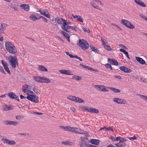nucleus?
I'll list each match as a JSON object with an SVG mask.
<instances>
[{
    "instance_id": "nucleus-4",
    "label": "nucleus",
    "mask_w": 147,
    "mask_h": 147,
    "mask_svg": "<svg viewBox=\"0 0 147 147\" xmlns=\"http://www.w3.org/2000/svg\"><path fill=\"white\" fill-rule=\"evenodd\" d=\"M26 98L28 99L34 103L38 102V97L36 95L33 94L28 95Z\"/></svg>"
},
{
    "instance_id": "nucleus-23",
    "label": "nucleus",
    "mask_w": 147,
    "mask_h": 147,
    "mask_svg": "<svg viewBox=\"0 0 147 147\" xmlns=\"http://www.w3.org/2000/svg\"><path fill=\"white\" fill-rule=\"evenodd\" d=\"M82 140V142L81 144V146H86L88 145V142L86 141L85 138L83 137H81L80 138Z\"/></svg>"
},
{
    "instance_id": "nucleus-27",
    "label": "nucleus",
    "mask_w": 147,
    "mask_h": 147,
    "mask_svg": "<svg viewBox=\"0 0 147 147\" xmlns=\"http://www.w3.org/2000/svg\"><path fill=\"white\" fill-rule=\"evenodd\" d=\"M42 77L39 76H34V79L36 82L41 83Z\"/></svg>"
},
{
    "instance_id": "nucleus-8",
    "label": "nucleus",
    "mask_w": 147,
    "mask_h": 147,
    "mask_svg": "<svg viewBox=\"0 0 147 147\" xmlns=\"http://www.w3.org/2000/svg\"><path fill=\"white\" fill-rule=\"evenodd\" d=\"M73 129H72L71 132L73 133H76V134H86L85 132H82L81 129L80 128L75 127H72Z\"/></svg>"
},
{
    "instance_id": "nucleus-42",
    "label": "nucleus",
    "mask_w": 147,
    "mask_h": 147,
    "mask_svg": "<svg viewBox=\"0 0 147 147\" xmlns=\"http://www.w3.org/2000/svg\"><path fill=\"white\" fill-rule=\"evenodd\" d=\"M137 95L140 96L141 98H143L144 100L145 101L146 99V98H147V96L143 95L138 94H137Z\"/></svg>"
},
{
    "instance_id": "nucleus-24",
    "label": "nucleus",
    "mask_w": 147,
    "mask_h": 147,
    "mask_svg": "<svg viewBox=\"0 0 147 147\" xmlns=\"http://www.w3.org/2000/svg\"><path fill=\"white\" fill-rule=\"evenodd\" d=\"M136 59L141 64L144 65L145 64V61L142 58L139 57H136Z\"/></svg>"
},
{
    "instance_id": "nucleus-59",
    "label": "nucleus",
    "mask_w": 147,
    "mask_h": 147,
    "mask_svg": "<svg viewBox=\"0 0 147 147\" xmlns=\"http://www.w3.org/2000/svg\"><path fill=\"white\" fill-rule=\"evenodd\" d=\"M33 113L35 115H41L43 114V113H38V112H34Z\"/></svg>"
},
{
    "instance_id": "nucleus-9",
    "label": "nucleus",
    "mask_w": 147,
    "mask_h": 147,
    "mask_svg": "<svg viewBox=\"0 0 147 147\" xmlns=\"http://www.w3.org/2000/svg\"><path fill=\"white\" fill-rule=\"evenodd\" d=\"M1 63L4 67V69L5 71L7 72V73L9 74H10V72L9 69L7 64V62L4 61L3 60H2L1 61Z\"/></svg>"
},
{
    "instance_id": "nucleus-49",
    "label": "nucleus",
    "mask_w": 147,
    "mask_h": 147,
    "mask_svg": "<svg viewBox=\"0 0 147 147\" xmlns=\"http://www.w3.org/2000/svg\"><path fill=\"white\" fill-rule=\"evenodd\" d=\"M3 123L5 125H9L10 121H3Z\"/></svg>"
},
{
    "instance_id": "nucleus-3",
    "label": "nucleus",
    "mask_w": 147,
    "mask_h": 147,
    "mask_svg": "<svg viewBox=\"0 0 147 147\" xmlns=\"http://www.w3.org/2000/svg\"><path fill=\"white\" fill-rule=\"evenodd\" d=\"M78 45L81 49L84 50L87 49L89 47V44L88 42L84 39L79 40Z\"/></svg>"
},
{
    "instance_id": "nucleus-15",
    "label": "nucleus",
    "mask_w": 147,
    "mask_h": 147,
    "mask_svg": "<svg viewBox=\"0 0 147 147\" xmlns=\"http://www.w3.org/2000/svg\"><path fill=\"white\" fill-rule=\"evenodd\" d=\"M7 26V25L5 23L1 24L0 27V34L3 32L4 31L6 30Z\"/></svg>"
},
{
    "instance_id": "nucleus-35",
    "label": "nucleus",
    "mask_w": 147,
    "mask_h": 147,
    "mask_svg": "<svg viewBox=\"0 0 147 147\" xmlns=\"http://www.w3.org/2000/svg\"><path fill=\"white\" fill-rule=\"evenodd\" d=\"M30 18H31L32 20L33 21H35L37 20H38L40 19V18H37L34 15H32L30 16Z\"/></svg>"
},
{
    "instance_id": "nucleus-48",
    "label": "nucleus",
    "mask_w": 147,
    "mask_h": 147,
    "mask_svg": "<svg viewBox=\"0 0 147 147\" xmlns=\"http://www.w3.org/2000/svg\"><path fill=\"white\" fill-rule=\"evenodd\" d=\"M70 27L71 26H65V28L67 30L65 31L69 33V31L68 30V29H70Z\"/></svg>"
},
{
    "instance_id": "nucleus-13",
    "label": "nucleus",
    "mask_w": 147,
    "mask_h": 147,
    "mask_svg": "<svg viewBox=\"0 0 147 147\" xmlns=\"http://www.w3.org/2000/svg\"><path fill=\"white\" fill-rule=\"evenodd\" d=\"M119 69L123 71L125 73H130L131 71V69L124 66H121L120 67H119Z\"/></svg>"
},
{
    "instance_id": "nucleus-38",
    "label": "nucleus",
    "mask_w": 147,
    "mask_h": 147,
    "mask_svg": "<svg viewBox=\"0 0 147 147\" xmlns=\"http://www.w3.org/2000/svg\"><path fill=\"white\" fill-rule=\"evenodd\" d=\"M33 90L34 92L37 94H40V93L39 92V90L36 88V87H35L33 88Z\"/></svg>"
},
{
    "instance_id": "nucleus-14",
    "label": "nucleus",
    "mask_w": 147,
    "mask_h": 147,
    "mask_svg": "<svg viewBox=\"0 0 147 147\" xmlns=\"http://www.w3.org/2000/svg\"><path fill=\"white\" fill-rule=\"evenodd\" d=\"M108 62L112 65H118V62L117 61L113 59L109 58L108 59Z\"/></svg>"
},
{
    "instance_id": "nucleus-63",
    "label": "nucleus",
    "mask_w": 147,
    "mask_h": 147,
    "mask_svg": "<svg viewBox=\"0 0 147 147\" xmlns=\"http://www.w3.org/2000/svg\"><path fill=\"white\" fill-rule=\"evenodd\" d=\"M119 46L125 49H127V47H125V46H124L122 44H120L119 45Z\"/></svg>"
},
{
    "instance_id": "nucleus-46",
    "label": "nucleus",
    "mask_w": 147,
    "mask_h": 147,
    "mask_svg": "<svg viewBox=\"0 0 147 147\" xmlns=\"http://www.w3.org/2000/svg\"><path fill=\"white\" fill-rule=\"evenodd\" d=\"M106 131H113L114 130L113 129V127H109L108 128H107L105 130Z\"/></svg>"
},
{
    "instance_id": "nucleus-53",
    "label": "nucleus",
    "mask_w": 147,
    "mask_h": 147,
    "mask_svg": "<svg viewBox=\"0 0 147 147\" xmlns=\"http://www.w3.org/2000/svg\"><path fill=\"white\" fill-rule=\"evenodd\" d=\"M86 147H98L97 146L91 144H88Z\"/></svg>"
},
{
    "instance_id": "nucleus-43",
    "label": "nucleus",
    "mask_w": 147,
    "mask_h": 147,
    "mask_svg": "<svg viewBox=\"0 0 147 147\" xmlns=\"http://www.w3.org/2000/svg\"><path fill=\"white\" fill-rule=\"evenodd\" d=\"M105 66L107 68H109L111 70H113L112 66L110 64L107 63L105 65Z\"/></svg>"
},
{
    "instance_id": "nucleus-45",
    "label": "nucleus",
    "mask_w": 147,
    "mask_h": 147,
    "mask_svg": "<svg viewBox=\"0 0 147 147\" xmlns=\"http://www.w3.org/2000/svg\"><path fill=\"white\" fill-rule=\"evenodd\" d=\"M101 40L102 42V45H105V42L106 41V40L103 38H102L101 37Z\"/></svg>"
},
{
    "instance_id": "nucleus-51",
    "label": "nucleus",
    "mask_w": 147,
    "mask_h": 147,
    "mask_svg": "<svg viewBox=\"0 0 147 147\" xmlns=\"http://www.w3.org/2000/svg\"><path fill=\"white\" fill-rule=\"evenodd\" d=\"M126 141V140L123 137H121V140L119 142H120V143L122 142L125 143V142Z\"/></svg>"
},
{
    "instance_id": "nucleus-22",
    "label": "nucleus",
    "mask_w": 147,
    "mask_h": 147,
    "mask_svg": "<svg viewBox=\"0 0 147 147\" xmlns=\"http://www.w3.org/2000/svg\"><path fill=\"white\" fill-rule=\"evenodd\" d=\"M100 140L95 139H92L91 140L90 143L93 144L97 145H98L100 143Z\"/></svg>"
},
{
    "instance_id": "nucleus-47",
    "label": "nucleus",
    "mask_w": 147,
    "mask_h": 147,
    "mask_svg": "<svg viewBox=\"0 0 147 147\" xmlns=\"http://www.w3.org/2000/svg\"><path fill=\"white\" fill-rule=\"evenodd\" d=\"M99 112L98 110L93 108L92 110V113H98Z\"/></svg>"
},
{
    "instance_id": "nucleus-17",
    "label": "nucleus",
    "mask_w": 147,
    "mask_h": 147,
    "mask_svg": "<svg viewBox=\"0 0 147 147\" xmlns=\"http://www.w3.org/2000/svg\"><path fill=\"white\" fill-rule=\"evenodd\" d=\"M71 23L70 22H67V20H65L64 21L63 23L62 24V29L65 30V31H66L67 30L65 28V26H66L68 25H71Z\"/></svg>"
},
{
    "instance_id": "nucleus-54",
    "label": "nucleus",
    "mask_w": 147,
    "mask_h": 147,
    "mask_svg": "<svg viewBox=\"0 0 147 147\" xmlns=\"http://www.w3.org/2000/svg\"><path fill=\"white\" fill-rule=\"evenodd\" d=\"M137 138L135 136H134L132 137H131L129 138V139L130 140H136Z\"/></svg>"
},
{
    "instance_id": "nucleus-61",
    "label": "nucleus",
    "mask_w": 147,
    "mask_h": 147,
    "mask_svg": "<svg viewBox=\"0 0 147 147\" xmlns=\"http://www.w3.org/2000/svg\"><path fill=\"white\" fill-rule=\"evenodd\" d=\"M121 137L119 136L117 137L116 138V141H120L121 139Z\"/></svg>"
},
{
    "instance_id": "nucleus-12",
    "label": "nucleus",
    "mask_w": 147,
    "mask_h": 147,
    "mask_svg": "<svg viewBox=\"0 0 147 147\" xmlns=\"http://www.w3.org/2000/svg\"><path fill=\"white\" fill-rule=\"evenodd\" d=\"M8 96L11 99H14L17 100H19L18 97L13 92H11L8 93Z\"/></svg>"
},
{
    "instance_id": "nucleus-18",
    "label": "nucleus",
    "mask_w": 147,
    "mask_h": 147,
    "mask_svg": "<svg viewBox=\"0 0 147 147\" xmlns=\"http://www.w3.org/2000/svg\"><path fill=\"white\" fill-rule=\"evenodd\" d=\"M134 1L138 5L144 7H146V5L142 1L139 0H135Z\"/></svg>"
},
{
    "instance_id": "nucleus-10",
    "label": "nucleus",
    "mask_w": 147,
    "mask_h": 147,
    "mask_svg": "<svg viewBox=\"0 0 147 147\" xmlns=\"http://www.w3.org/2000/svg\"><path fill=\"white\" fill-rule=\"evenodd\" d=\"M1 140L4 143L7 144L9 145H14L16 144V142L13 140H11L8 139L3 138Z\"/></svg>"
},
{
    "instance_id": "nucleus-57",
    "label": "nucleus",
    "mask_w": 147,
    "mask_h": 147,
    "mask_svg": "<svg viewBox=\"0 0 147 147\" xmlns=\"http://www.w3.org/2000/svg\"><path fill=\"white\" fill-rule=\"evenodd\" d=\"M140 16L141 17L143 18L144 19H145L146 20H147V18L145 16H144L142 14L140 15Z\"/></svg>"
},
{
    "instance_id": "nucleus-19",
    "label": "nucleus",
    "mask_w": 147,
    "mask_h": 147,
    "mask_svg": "<svg viewBox=\"0 0 147 147\" xmlns=\"http://www.w3.org/2000/svg\"><path fill=\"white\" fill-rule=\"evenodd\" d=\"M64 20H65L63 18L58 17H57L55 19L56 22L57 23L60 24H61L62 22L63 23Z\"/></svg>"
},
{
    "instance_id": "nucleus-16",
    "label": "nucleus",
    "mask_w": 147,
    "mask_h": 147,
    "mask_svg": "<svg viewBox=\"0 0 147 147\" xmlns=\"http://www.w3.org/2000/svg\"><path fill=\"white\" fill-rule=\"evenodd\" d=\"M3 109L4 111H7L12 110L13 108L12 105H5L3 106Z\"/></svg>"
},
{
    "instance_id": "nucleus-21",
    "label": "nucleus",
    "mask_w": 147,
    "mask_h": 147,
    "mask_svg": "<svg viewBox=\"0 0 147 147\" xmlns=\"http://www.w3.org/2000/svg\"><path fill=\"white\" fill-rule=\"evenodd\" d=\"M51 82L50 80L46 78L42 77L41 83H49Z\"/></svg>"
},
{
    "instance_id": "nucleus-6",
    "label": "nucleus",
    "mask_w": 147,
    "mask_h": 147,
    "mask_svg": "<svg viewBox=\"0 0 147 147\" xmlns=\"http://www.w3.org/2000/svg\"><path fill=\"white\" fill-rule=\"evenodd\" d=\"M113 101L119 104H124L126 103V101L124 99L118 98H114Z\"/></svg>"
},
{
    "instance_id": "nucleus-2",
    "label": "nucleus",
    "mask_w": 147,
    "mask_h": 147,
    "mask_svg": "<svg viewBox=\"0 0 147 147\" xmlns=\"http://www.w3.org/2000/svg\"><path fill=\"white\" fill-rule=\"evenodd\" d=\"M8 60L10 65L12 68H14L16 67V65H18V63L16 55L15 56L14 55V57L11 55L9 56L8 57Z\"/></svg>"
},
{
    "instance_id": "nucleus-36",
    "label": "nucleus",
    "mask_w": 147,
    "mask_h": 147,
    "mask_svg": "<svg viewBox=\"0 0 147 147\" xmlns=\"http://www.w3.org/2000/svg\"><path fill=\"white\" fill-rule=\"evenodd\" d=\"M73 79H74L77 81H78L82 79V78L79 76H74L73 77Z\"/></svg>"
},
{
    "instance_id": "nucleus-26",
    "label": "nucleus",
    "mask_w": 147,
    "mask_h": 147,
    "mask_svg": "<svg viewBox=\"0 0 147 147\" xmlns=\"http://www.w3.org/2000/svg\"><path fill=\"white\" fill-rule=\"evenodd\" d=\"M115 145L117 147H125L126 146V144L125 143L119 142L118 143L115 144Z\"/></svg>"
},
{
    "instance_id": "nucleus-62",
    "label": "nucleus",
    "mask_w": 147,
    "mask_h": 147,
    "mask_svg": "<svg viewBox=\"0 0 147 147\" xmlns=\"http://www.w3.org/2000/svg\"><path fill=\"white\" fill-rule=\"evenodd\" d=\"M22 117H21L20 115H18L16 117V119L18 120V119H21V118H22Z\"/></svg>"
},
{
    "instance_id": "nucleus-32",
    "label": "nucleus",
    "mask_w": 147,
    "mask_h": 147,
    "mask_svg": "<svg viewBox=\"0 0 147 147\" xmlns=\"http://www.w3.org/2000/svg\"><path fill=\"white\" fill-rule=\"evenodd\" d=\"M90 47L91 49L92 50V51H94L95 53H98L99 51L97 49H96L95 47L94 46L91 45H90Z\"/></svg>"
},
{
    "instance_id": "nucleus-20",
    "label": "nucleus",
    "mask_w": 147,
    "mask_h": 147,
    "mask_svg": "<svg viewBox=\"0 0 147 147\" xmlns=\"http://www.w3.org/2000/svg\"><path fill=\"white\" fill-rule=\"evenodd\" d=\"M20 7L22 9L26 11H28L29 9V6L28 5L24 4L20 5Z\"/></svg>"
},
{
    "instance_id": "nucleus-40",
    "label": "nucleus",
    "mask_w": 147,
    "mask_h": 147,
    "mask_svg": "<svg viewBox=\"0 0 147 147\" xmlns=\"http://www.w3.org/2000/svg\"><path fill=\"white\" fill-rule=\"evenodd\" d=\"M76 20L79 21L81 22H83L82 19L81 18V16H78Z\"/></svg>"
},
{
    "instance_id": "nucleus-58",
    "label": "nucleus",
    "mask_w": 147,
    "mask_h": 147,
    "mask_svg": "<svg viewBox=\"0 0 147 147\" xmlns=\"http://www.w3.org/2000/svg\"><path fill=\"white\" fill-rule=\"evenodd\" d=\"M102 92H108V90H107V89L105 88V87H104L103 88L102 90H100Z\"/></svg>"
},
{
    "instance_id": "nucleus-11",
    "label": "nucleus",
    "mask_w": 147,
    "mask_h": 147,
    "mask_svg": "<svg viewBox=\"0 0 147 147\" xmlns=\"http://www.w3.org/2000/svg\"><path fill=\"white\" fill-rule=\"evenodd\" d=\"M61 74H66L68 75H73L71 71L68 70L62 69L59 71Z\"/></svg>"
},
{
    "instance_id": "nucleus-50",
    "label": "nucleus",
    "mask_w": 147,
    "mask_h": 147,
    "mask_svg": "<svg viewBox=\"0 0 147 147\" xmlns=\"http://www.w3.org/2000/svg\"><path fill=\"white\" fill-rule=\"evenodd\" d=\"M0 71L1 73H3L4 74H5L3 69L2 67L1 66H0Z\"/></svg>"
},
{
    "instance_id": "nucleus-64",
    "label": "nucleus",
    "mask_w": 147,
    "mask_h": 147,
    "mask_svg": "<svg viewBox=\"0 0 147 147\" xmlns=\"http://www.w3.org/2000/svg\"><path fill=\"white\" fill-rule=\"evenodd\" d=\"M114 77L116 78L119 80H121V77L120 76H115Z\"/></svg>"
},
{
    "instance_id": "nucleus-25",
    "label": "nucleus",
    "mask_w": 147,
    "mask_h": 147,
    "mask_svg": "<svg viewBox=\"0 0 147 147\" xmlns=\"http://www.w3.org/2000/svg\"><path fill=\"white\" fill-rule=\"evenodd\" d=\"M62 143L63 144L65 145H68L69 146H72L74 145V143L73 142H70L69 141H63Z\"/></svg>"
},
{
    "instance_id": "nucleus-52",
    "label": "nucleus",
    "mask_w": 147,
    "mask_h": 147,
    "mask_svg": "<svg viewBox=\"0 0 147 147\" xmlns=\"http://www.w3.org/2000/svg\"><path fill=\"white\" fill-rule=\"evenodd\" d=\"M100 85H94V88L98 90H99V89H100Z\"/></svg>"
},
{
    "instance_id": "nucleus-29",
    "label": "nucleus",
    "mask_w": 147,
    "mask_h": 147,
    "mask_svg": "<svg viewBox=\"0 0 147 147\" xmlns=\"http://www.w3.org/2000/svg\"><path fill=\"white\" fill-rule=\"evenodd\" d=\"M39 70L42 71H45L47 72L48 71L47 69L45 67L43 66L39 65L38 66Z\"/></svg>"
},
{
    "instance_id": "nucleus-37",
    "label": "nucleus",
    "mask_w": 147,
    "mask_h": 147,
    "mask_svg": "<svg viewBox=\"0 0 147 147\" xmlns=\"http://www.w3.org/2000/svg\"><path fill=\"white\" fill-rule=\"evenodd\" d=\"M73 127H71L70 126H66V128L65 129L66 131H68L69 132H71V131Z\"/></svg>"
},
{
    "instance_id": "nucleus-5",
    "label": "nucleus",
    "mask_w": 147,
    "mask_h": 147,
    "mask_svg": "<svg viewBox=\"0 0 147 147\" xmlns=\"http://www.w3.org/2000/svg\"><path fill=\"white\" fill-rule=\"evenodd\" d=\"M121 22L126 27L130 29H133L135 28V27L132 24H131L130 22L126 20H121Z\"/></svg>"
},
{
    "instance_id": "nucleus-31",
    "label": "nucleus",
    "mask_w": 147,
    "mask_h": 147,
    "mask_svg": "<svg viewBox=\"0 0 147 147\" xmlns=\"http://www.w3.org/2000/svg\"><path fill=\"white\" fill-rule=\"evenodd\" d=\"M91 4L95 8H96L99 10H102L98 6L94 4L93 1H92L91 2Z\"/></svg>"
},
{
    "instance_id": "nucleus-44",
    "label": "nucleus",
    "mask_w": 147,
    "mask_h": 147,
    "mask_svg": "<svg viewBox=\"0 0 147 147\" xmlns=\"http://www.w3.org/2000/svg\"><path fill=\"white\" fill-rule=\"evenodd\" d=\"M39 18H40V19L42 18L45 23H47L48 22L47 19L42 16H40Z\"/></svg>"
},
{
    "instance_id": "nucleus-55",
    "label": "nucleus",
    "mask_w": 147,
    "mask_h": 147,
    "mask_svg": "<svg viewBox=\"0 0 147 147\" xmlns=\"http://www.w3.org/2000/svg\"><path fill=\"white\" fill-rule=\"evenodd\" d=\"M140 79L143 82L146 83H147V79H144L143 78H141Z\"/></svg>"
},
{
    "instance_id": "nucleus-39",
    "label": "nucleus",
    "mask_w": 147,
    "mask_h": 147,
    "mask_svg": "<svg viewBox=\"0 0 147 147\" xmlns=\"http://www.w3.org/2000/svg\"><path fill=\"white\" fill-rule=\"evenodd\" d=\"M9 125H16L18 124V123L15 121H10Z\"/></svg>"
},
{
    "instance_id": "nucleus-28",
    "label": "nucleus",
    "mask_w": 147,
    "mask_h": 147,
    "mask_svg": "<svg viewBox=\"0 0 147 147\" xmlns=\"http://www.w3.org/2000/svg\"><path fill=\"white\" fill-rule=\"evenodd\" d=\"M28 85H24L22 87V90L24 93H26V92H28L29 90L27 89L28 88Z\"/></svg>"
},
{
    "instance_id": "nucleus-60",
    "label": "nucleus",
    "mask_w": 147,
    "mask_h": 147,
    "mask_svg": "<svg viewBox=\"0 0 147 147\" xmlns=\"http://www.w3.org/2000/svg\"><path fill=\"white\" fill-rule=\"evenodd\" d=\"M75 27H76L75 26H71L70 29H71L72 30H74V31H76V28H75Z\"/></svg>"
},
{
    "instance_id": "nucleus-30",
    "label": "nucleus",
    "mask_w": 147,
    "mask_h": 147,
    "mask_svg": "<svg viewBox=\"0 0 147 147\" xmlns=\"http://www.w3.org/2000/svg\"><path fill=\"white\" fill-rule=\"evenodd\" d=\"M108 88H109L114 93H119L120 92V90L119 89H116L115 88L113 87H108Z\"/></svg>"
},
{
    "instance_id": "nucleus-41",
    "label": "nucleus",
    "mask_w": 147,
    "mask_h": 147,
    "mask_svg": "<svg viewBox=\"0 0 147 147\" xmlns=\"http://www.w3.org/2000/svg\"><path fill=\"white\" fill-rule=\"evenodd\" d=\"M104 47L106 50L108 51H110L112 49L110 48V46L108 45H105Z\"/></svg>"
},
{
    "instance_id": "nucleus-1",
    "label": "nucleus",
    "mask_w": 147,
    "mask_h": 147,
    "mask_svg": "<svg viewBox=\"0 0 147 147\" xmlns=\"http://www.w3.org/2000/svg\"><path fill=\"white\" fill-rule=\"evenodd\" d=\"M7 51L9 53L15 54L17 52L16 47L10 42H7L5 43Z\"/></svg>"
},
{
    "instance_id": "nucleus-56",
    "label": "nucleus",
    "mask_w": 147,
    "mask_h": 147,
    "mask_svg": "<svg viewBox=\"0 0 147 147\" xmlns=\"http://www.w3.org/2000/svg\"><path fill=\"white\" fill-rule=\"evenodd\" d=\"M116 138L115 137L112 136H111V139L113 142L116 141Z\"/></svg>"
},
{
    "instance_id": "nucleus-7",
    "label": "nucleus",
    "mask_w": 147,
    "mask_h": 147,
    "mask_svg": "<svg viewBox=\"0 0 147 147\" xmlns=\"http://www.w3.org/2000/svg\"><path fill=\"white\" fill-rule=\"evenodd\" d=\"M38 11L41 14L44 16H45L48 18H50L49 14L47 10L43 9L42 8H40Z\"/></svg>"
},
{
    "instance_id": "nucleus-34",
    "label": "nucleus",
    "mask_w": 147,
    "mask_h": 147,
    "mask_svg": "<svg viewBox=\"0 0 147 147\" xmlns=\"http://www.w3.org/2000/svg\"><path fill=\"white\" fill-rule=\"evenodd\" d=\"M75 102H78L79 103H82L84 102V101L82 98H80L78 97H76V99Z\"/></svg>"
},
{
    "instance_id": "nucleus-33",
    "label": "nucleus",
    "mask_w": 147,
    "mask_h": 147,
    "mask_svg": "<svg viewBox=\"0 0 147 147\" xmlns=\"http://www.w3.org/2000/svg\"><path fill=\"white\" fill-rule=\"evenodd\" d=\"M67 99L69 100L75 102L76 100V97L72 96H70L67 98Z\"/></svg>"
}]
</instances>
